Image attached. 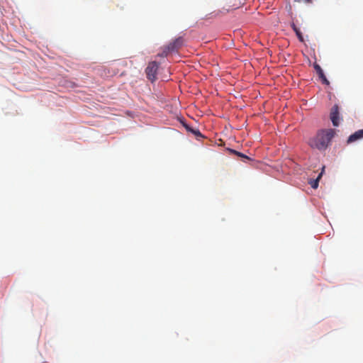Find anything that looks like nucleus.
<instances>
[{
	"label": "nucleus",
	"instance_id": "obj_7",
	"mask_svg": "<svg viewBox=\"0 0 363 363\" xmlns=\"http://www.w3.org/2000/svg\"><path fill=\"white\" fill-rule=\"evenodd\" d=\"M291 28L296 33L298 40L301 42H303V37L302 33L301 32L300 29L298 28H297V26L294 23L291 24Z\"/></svg>",
	"mask_w": 363,
	"mask_h": 363
},
{
	"label": "nucleus",
	"instance_id": "obj_10",
	"mask_svg": "<svg viewBox=\"0 0 363 363\" xmlns=\"http://www.w3.org/2000/svg\"><path fill=\"white\" fill-rule=\"evenodd\" d=\"M230 151L234 153L235 155H238L239 157H245V158H248L247 156H245V155H243L242 153L241 152H239L236 150H230Z\"/></svg>",
	"mask_w": 363,
	"mask_h": 363
},
{
	"label": "nucleus",
	"instance_id": "obj_5",
	"mask_svg": "<svg viewBox=\"0 0 363 363\" xmlns=\"http://www.w3.org/2000/svg\"><path fill=\"white\" fill-rule=\"evenodd\" d=\"M362 138H363V129L359 130L350 135L347 139V143H352Z\"/></svg>",
	"mask_w": 363,
	"mask_h": 363
},
{
	"label": "nucleus",
	"instance_id": "obj_9",
	"mask_svg": "<svg viewBox=\"0 0 363 363\" xmlns=\"http://www.w3.org/2000/svg\"><path fill=\"white\" fill-rule=\"evenodd\" d=\"M169 52H172L169 49H167V46L166 45L162 48V51L161 53L158 54V56L164 57H167Z\"/></svg>",
	"mask_w": 363,
	"mask_h": 363
},
{
	"label": "nucleus",
	"instance_id": "obj_2",
	"mask_svg": "<svg viewBox=\"0 0 363 363\" xmlns=\"http://www.w3.org/2000/svg\"><path fill=\"white\" fill-rule=\"evenodd\" d=\"M159 67V65L155 61L149 62L147 67L145 69V74L147 78L154 82L157 79V73Z\"/></svg>",
	"mask_w": 363,
	"mask_h": 363
},
{
	"label": "nucleus",
	"instance_id": "obj_13",
	"mask_svg": "<svg viewBox=\"0 0 363 363\" xmlns=\"http://www.w3.org/2000/svg\"><path fill=\"white\" fill-rule=\"evenodd\" d=\"M295 1H298V2L303 1L304 3H311L312 1V0H295Z\"/></svg>",
	"mask_w": 363,
	"mask_h": 363
},
{
	"label": "nucleus",
	"instance_id": "obj_6",
	"mask_svg": "<svg viewBox=\"0 0 363 363\" xmlns=\"http://www.w3.org/2000/svg\"><path fill=\"white\" fill-rule=\"evenodd\" d=\"M324 169H325V167H323L322 172L318 174V177L315 179L312 180L309 182V184H311V186L313 189L318 188L319 180L323 174Z\"/></svg>",
	"mask_w": 363,
	"mask_h": 363
},
{
	"label": "nucleus",
	"instance_id": "obj_12",
	"mask_svg": "<svg viewBox=\"0 0 363 363\" xmlns=\"http://www.w3.org/2000/svg\"><path fill=\"white\" fill-rule=\"evenodd\" d=\"M320 79H321V80H322V82H323V84H329V82H328V80L327 79V78H326V77H325V76H324V77H321Z\"/></svg>",
	"mask_w": 363,
	"mask_h": 363
},
{
	"label": "nucleus",
	"instance_id": "obj_11",
	"mask_svg": "<svg viewBox=\"0 0 363 363\" xmlns=\"http://www.w3.org/2000/svg\"><path fill=\"white\" fill-rule=\"evenodd\" d=\"M195 135L201 136V134L199 130L189 129Z\"/></svg>",
	"mask_w": 363,
	"mask_h": 363
},
{
	"label": "nucleus",
	"instance_id": "obj_4",
	"mask_svg": "<svg viewBox=\"0 0 363 363\" xmlns=\"http://www.w3.org/2000/svg\"><path fill=\"white\" fill-rule=\"evenodd\" d=\"M339 106L337 104H335L330 111V118L332 121V123L334 126H338L340 123V118H339Z\"/></svg>",
	"mask_w": 363,
	"mask_h": 363
},
{
	"label": "nucleus",
	"instance_id": "obj_1",
	"mask_svg": "<svg viewBox=\"0 0 363 363\" xmlns=\"http://www.w3.org/2000/svg\"><path fill=\"white\" fill-rule=\"evenodd\" d=\"M335 131L332 128L321 129L318 130L316 135L309 139L308 145L320 151L325 150L335 136Z\"/></svg>",
	"mask_w": 363,
	"mask_h": 363
},
{
	"label": "nucleus",
	"instance_id": "obj_8",
	"mask_svg": "<svg viewBox=\"0 0 363 363\" xmlns=\"http://www.w3.org/2000/svg\"><path fill=\"white\" fill-rule=\"evenodd\" d=\"M314 68H315V71H316V72H317V74H318V77L320 78L324 77V76H325L324 72H323L322 68L320 67V66L319 65L315 64L314 65Z\"/></svg>",
	"mask_w": 363,
	"mask_h": 363
},
{
	"label": "nucleus",
	"instance_id": "obj_3",
	"mask_svg": "<svg viewBox=\"0 0 363 363\" xmlns=\"http://www.w3.org/2000/svg\"><path fill=\"white\" fill-rule=\"evenodd\" d=\"M184 43V38L182 36L178 37L167 45V49H169L172 52L178 51L183 46Z\"/></svg>",
	"mask_w": 363,
	"mask_h": 363
}]
</instances>
